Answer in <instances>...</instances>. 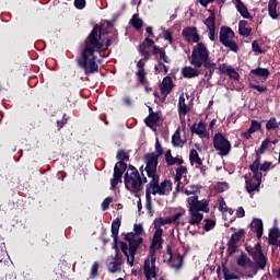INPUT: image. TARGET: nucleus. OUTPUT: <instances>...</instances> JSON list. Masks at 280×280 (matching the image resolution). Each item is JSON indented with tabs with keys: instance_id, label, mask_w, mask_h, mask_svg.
Returning <instances> with one entry per match:
<instances>
[{
	"instance_id": "nucleus-26",
	"label": "nucleus",
	"mask_w": 280,
	"mask_h": 280,
	"mask_svg": "<svg viewBox=\"0 0 280 280\" xmlns=\"http://www.w3.org/2000/svg\"><path fill=\"white\" fill-rule=\"evenodd\" d=\"M137 68L138 82H140V84H145V62H143V60H139Z\"/></svg>"
},
{
	"instance_id": "nucleus-5",
	"label": "nucleus",
	"mask_w": 280,
	"mask_h": 280,
	"mask_svg": "<svg viewBox=\"0 0 280 280\" xmlns=\"http://www.w3.org/2000/svg\"><path fill=\"white\" fill-rule=\"evenodd\" d=\"M125 187L128 189V191H131V194H139L141 189H143L144 183H148V178L143 177L141 178V175L139 174V171L137 167L129 165L125 173Z\"/></svg>"
},
{
	"instance_id": "nucleus-63",
	"label": "nucleus",
	"mask_w": 280,
	"mask_h": 280,
	"mask_svg": "<svg viewBox=\"0 0 280 280\" xmlns=\"http://www.w3.org/2000/svg\"><path fill=\"white\" fill-rule=\"evenodd\" d=\"M246 215V211H244V207H238L236 209V218H244Z\"/></svg>"
},
{
	"instance_id": "nucleus-35",
	"label": "nucleus",
	"mask_w": 280,
	"mask_h": 280,
	"mask_svg": "<svg viewBox=\"0 0 280 280\" xmlns=\"http://www.w3.org/2000/svg\"><path fill=\"white\" fill-rule=\"evenodd\" d=\"M153 56H160V60H163L166 65H170V57L165 54V49L153 46Z\"/></svg>"
},
{
	"instance_id": "nucleus-49",
	"label": "nucleus",
	"mask_w": 280,
	"mask_h": 280,
	"mask_svg": "<svg viewBox=\"0 0 280 280\" xmlns=\"http://www.w3.org/2000/svg\"><path fill=\"white\" fill-rule=\"evenodd\" d=\"M156 73H167V71H170V67H167L166 65H164L163 62H159L155 67H154Z\"/></svg>"
},
{
	"instance_id": "nucleus-37",
	"label": "nucleus",
	"mask_w": 280,
	"mask_h": 280,
	"mask_svg": "<svg viewBox=\"0 0 280 280\" xmlns=\"http://www.w3.org/2000/svg\"><path fill=\"white\" fill-rule=\"evenodd\" d=\"M189 161L191 165H202V160L200 159V155H198V151L196 149H192L189 154Z\"/></svg>"
},
{
	"instance_id": "nucleus-14",
	"label": "nucleus",
	"mask_w": 280,
	"mask_h": 280,
	"mask_svg": "<svg viewBox=\"0 0 280 280\" xmlns=\"http://www.w3.org/2000/svg\"><path fill=\"white\" fill-rule=\"evenodd\" d=\"M182 35L186 43H200V35L198 34V28L195 26L185 27L182 31Z\"/></svg>"
},
{
	"instance_id": "nucleus-51",
	"label": "nucleus",
	"mask_w": 280,
	"mask_h": 280,
	"mask_svg": "<svg viewBox=\"0 0 280 280\" xmlns=\"http://www.w3.org/2000/svg\"><path fill=\"white\" fill-rule=\"evenodd\" d=\"M205 231L209 232L211 231L212 229H215V221L214 220H211V219H206L205 220Z\"/></svg>"
},
{
	"instance_id": "nucleus-59",
	"label": "nucleus",
	"mask_w": 280,
	"mask_h": 280,
	"mask_svg": "<svg viewBox=\"0 0 280 280\" xmlns=\"http://www.w3.org/2000/svg\"><path fill=\"white\" fill-rule=\"evenodd\" d=\"M74 7L78 10H84L86 8V0H74Z\"/></svg>"
},
{
	"instance_id": "nucleus-34",
	"label": "nucleus",
	"mask_w": 280,
	"mask_h": 280,
	"mask_svg": "<svg viewBox=\"0 0 280 280\" xmlns=\"http://www.w3.org/2000/svg\"><path fill=\"white\" fill-rule=\"evenodd\" d=\"M121 226V219L117 218L112 223V237L114 238L115 244H117V236L119 235V229Z\"/></svg>"
},
{
	"instance_id": "nucleus-22",
	"label": "nucleus",
	"mask_w": 280,
	"mask_h": 280,
	"mask_svg": "<svg viewBox=\"0 0 280 280\" xmlns=\"http://www.w3.org/2000/svg\"><path fill=\"white\" fill-rule=\"evenodd\" d=\"M178 113L180 121L185 122V115L189 113V105L185 104V95L182 94L178 101Z\"/></svg>"
},
{
	"instance_id": "nucleus-27",
	"label": "nucleus",
	"mask_w": 280,
	"mask_h": 280,
	"mask_svg": "<svg viewBox=\"0 0 280 280\" xmlns=\"http://www.w3.org/2000/svg\"><path fill=\"white\" fill-rule=\"evenodd\" d=\"M236 1V10L243 16V19H249L253 20V16L248 12V8L245 7L244 2L242 0H235Z\"/></svg>"
},
{
	"instance_id": "nucleus-32",
	"label": "nucleus",
	"mask_w": 280,
	"mask_h": 280,
	"mask_svg": "<svg viewBox=\"0 0 280 280\" xmlns=\"http://www.w3.org/2000/svg\"><path fill=\"white\" fill-rule=\"evenodd\" d=\"M185 218V210L174 213L168 217L170 224H175V226H180V221Z\"/></svg>"
},
{
	"instance_id": "nucleus-20",
	"label": "nucleus",
	"mask_w": 280,
	"mask_h": 280,
	"mask_svg": "<svg viewBox=\"0 0 280 280\" xmlns=\"http://www.w3.org/2000/svg\"><path fill=\"white\" fill-rule=\"evenodd\" d=\"M162 95H170L172 93V89H174V83L172 82V77H165L160 84Z\"/></svg>"
},
{
	"instance_id": "nucleus-29",
	"label": "nucleus",
	"mask_w": 280,
	"mask_h": 280,
	"mask_svg": "<svg viewBox=\"0 0 280 280\" xmlns=\"http://www.w3.org/2000/svg\"><path fill=\"white\" fill-rule=\"evenodd\" d=\"M170 255V261H171V268H174L175 270H180L183 268V256H172V252H168Z\"/></svg>"
},
{
	"instance_id": "nucleus-45",
	"label": "nucleus",
	"mask_w": 280,
	"mask_h": 280,
	"mask_svg": "<svg viewBox=\"0 0 280 280\" xmlns=\"http://www.w3.org/2000/svg\"><path fill=\"white\" fill-rule=\"evenodd\" d=\"M165 224H171L170 223V217H167L166 219L158 218V219L154 220L155 229H161V226H165Z\"/></svg>"
},
{
	"instance_id": "nucleus-64",
	"label": "nucleus",
	"mask_w": 280,
	"mask_h": 280,
	"mask_svg": "<svg viewBox=\"0 0 280 280\" xmlns=\"http://www.w3.org/2000/svg\"><path fill=\"white\" fill-rule=\"evenodd\" d=\"M270 165H272V163L270 162H265L264 164H261L260 166L261 172H268V170H270Z\"/></svg>"
},
{
	"instance_id": "nucleus-30",
	"label": "nucleus",
	"mask_w": 280,
	"mask_h": 280,
	"mask_svg": "<svg viewBox=\"0 0 280 280\" xmlns=\"http://www.w3.org/2000/svg\"><path fill=\"white\" fill-rule=\"evenodd\" d=\"M279 5V2L277 0H269L268 2V12L269 16L276 21V19H279V14L277 13V7Z\"/></svg>"
},
{
	"instance_id": "nucleus-52",
	"label": "nucleus",
	"mask_w": 280,
	"mask_h": 280,
	"mask_svg": "<svg viewBox=\"0 0 280 280\" xmlns=\"http://www.w3.org/2000/svg\"><path fill=\"white\" fill-rule=\"evenodd\" d=\"M261 129V122L257 121V120H252V125L248 128L249 132H257V130Z\"/></svg>"
},
{
	"instance_id": "nucleus-13",
	"label": "nucleus",
	"mask_w": 280,
	"mask_h": 280,
	"mask_svg": "<svg viewBox=\"0 0 280 280\" xmlns=\"http://www.w3.org/2000/svg\"><path fill=\"white\" fill-rule=\"evenodd\" d=\"M188 211H205L206 213L209 212L208 203L207 201H200L198 200V196L194 195L188 198Z\"/></svg>"
},
{
	"instance_id": "nucleus-43",
	"label": "nucleus",
	"mask_w": 280,
	"mask_h": 280,
	"mask_svg": "<svg viewBox=\"0 0 280 280\" xmlns=\"http://www.w3.org/2000/svg\"><path fill=\"white\" fill-rule=\"evenodd\" d=\"M214 189L219 194H222V192L229 190V183H226V182H219V183L215 184Z\"/></svg>"
},
{
	"instance_id": "nucleus-12",
	"label": "nucleus",
	"mask_w": 280,
	"mask_h": 280,
	"mask_svg": "<svg viewBox=\"0 0 280 280\" xmlns=\"http://www.w3.org/2000/svg\"><path fill=\"white\" fill-rule=\"evenodd\" d=\"M143 270L147 280L156 279V256H150L144 260Z\"/></svg>"
},
{
	"instance_id": "nucleus-61",
	"label": "nucleus",
	"mask_w": 280,
	"mask_h": 280,
	"mask_svg": "<svg viewBox=\"0 0 280 280\" xmlns=\"http://www.w3.org/2000/svg\"><path fill=\"white\" fill-rule=\"evenodd\" d=\"M252 48L254 54H264V50H261V47H259V43H257V40L253 42Z\"/></svg>"
},
{
	"instance_id": "nucleus-24",
	"label": "nucleus",
	"mask_w": 280,
	"mask_h": 280,
	"mask_svg": "<svg viewBox=\"0 0 280 280\" xmlns=\"http://www.w3.org/2000/svg\"><path fill=\"white\" fill-rule=\"evenodd\" d=\"M280 231L277 228H273L269 231V238L268 242L271 246H277L278 248H280Z\"/></svg>"
},
{
	"instance_id": "nucleus-19",
	"label": "nucleus",
	"mask_w": 280,
	"mask_h": 280,
	"mask_svg": "<svg viewBox=\"0 0 280 280\" xmlns=\"http://www.w3.org/2000/svg\"><path fill=\"white\" fill-rule=\"evenodd\" d=\"M250 229L253 233H256V237L260 240L264 235V222L261 219H254L250 223Z\"/></svg>"
},
{
	"instance_id": "nucleus-3",
	"label": "nucleus",
	"mask_w": 280,
	"mask_h": 280,
	"mask_svg": "<svg viewBox=\"0 0 280 280\" xmlns=\"http://www.w3.org/2000/svg\"><path fill=\"white\" fill-rule=\"evenodd\" d=\"M160 177H153L145 188V209L152 213V195L170 196L172 192V180L165 179L159 184Z\"/></svg>"
},
{
	"instance_id": "nucleus-8",
	"label": "nucleus",
	"mask_w": 280,
	"mask_h": 280,
	"mask_svg": "<svg viewBox=\"0 0 280 280\" xmlns=\"http://www.w3.org/2000/svg\"><path fill=\"white\" fill-rule=\"evenodd\" d=\"M247 252L252 255L253 260L255 261L256 270H266V265L268 264V258L261 252V243H257L253 248Z\"/></svg>"
},
{
	"instance_id": "nucleus-48",
	"label": "nucleus",
	"mask_w": 280,
	"mask_h": 280,
	"mask_svg": "<svg viewBox=\"0 0 280 280\" xmlns=\"http://www.w3.org/2000/svg\"><path fill=\"white\" fill-rule=\"evenodd\" d=\"M267 130H276L279 128V124H277V118H270L266 124Z\"/></svg>"
},
{
	"instance_id": "nucleus-10",
	"label": "nucleus",
	"mask_w": 280,
	"mask_h": 280,
	"mask_svg": "<svg viewBox=\"0 0 280 280\" xmlns=\"http://www.w3.org/2000/svg\"><path fill=\"white\" fill-rule=\"evenodd\" d=\"M145 172L149 178H156V167L159 166V158L154 153H147L144 155Z\"/></svg>"
},
{
	"instance_id": "nucleus-18",
	"label": "nucleus",
	"mask_w": 280,
	"mask_h": 280,
	"mask_svg": "<svg viewBox=\"0 0 280 280\" xmlns=\"http://www.w3.org/2000/svg\"><path fill=\"white\" fill-rule=\"evenodd\" d=\"M188 212L190 215L188 220V224H190V226H200L205 218V214H202V212H196L194 210H188Z\"/></svg>"
},
{
	"instance_id": "nucleus-1",
	"label": "nucleus",
	"mask_w": 280,
	"mask_h": 280,
	"mask_svg": "<svg viewBox=\"0 0 280 280\" xmlns=\"http://www.w3.org/2000/svg\"><path fill=\"white\" fill-rule=\"evenodd\" d=\"M109 45L108 40L107 44L104 45V39H102V27L100 25L94 26L93 31L85 39V45L79 59V67L83 69L85 75H91L92 73H97L100 71V66H97V54H100V51H106Z\"/></svg>"
},
{
	"instance_id": "nucleus-50",
	"label": "nucleus",
	"mask_w": 280,
	"mask_h": 280,
	"mask_svg": "<svg viewBox=\"0 0 280 280\" xmlns=\"http://www.w3.org/2000/svg\"><path fill=\"white\" fill-rule=\"evenodd\" d=\"M175 184V194H180L183 191L185 185H183V179L174 178Z\"/></svg>"
},
{
	"instance_id": "nucleus-42",
	"label": "nucleus",
	"mask_w": 280,
	"mask_h": 280,
	"mask_svg": "<svg viewBox=\"0 0 280 280\" xmlns=\"http://www.w3.org/2000/svg\"><path fill=\"white\" fill-rule=\"evenodd\" d=\"M107 268H108L109 272L115 273V272H119V270H121V265H119L117 262V260H113V261L108 262Z\"/></svg>"
},
{
	"instance_id": "nucleus-39",
	"label": "nucleus",
	"mask_w": 280,
	"mask_h": 280,
	"mask_svg": "<svg viewBox=\"0 0 280 280\" xmlns=\"http://www.w3.org/2000/svg\"><path fill=\"white\" fill-rule=\"evenodd\" d=\"M187 173L188 171L186 166H183L182 164H179V166L175 170L174 178L183 179L184 176H187Z\"/></svg>"
},
{
	"instance_id": "nucleus-57",
	"label": "nucleus",
	"mask_w": 280,
	"mask_h": 280,
	"mask_svg": "<svg viewBox=\"0 0 280 280\" xmlns=\"http://www.w3.org/2000/svg\"><path fill=\"white\" fill-rule=\"evenodd\" d=\"M250 89H254L255 91H258V93H266V91H268V88L264 86V85H257V84H249Z\"/></svg>"
},
{
	"instance_id": "nucleus-38",
	"label": "nucleus",
	"mask_w": 280,
	"mask_h": 280,
	"mask_svg": "<svg viewBox=\"0 0 280 280\" xmlns=\"http://www.w3.org/2000/svg\"><path fill=\"white\" fill-rule=\"evenodd\" d=\"M203 24L208 27V30H215V12H211V15L203 21Z\"/></svg>"
},
{
	"instance_id": "nucleus-6",
	"label": "nucleus",
	"mask_w": 280,
	"mask_h": 280,
	"mask_svg": "<svg viewBox=\"0 0 280 280\" xmlns=\"http://www.w3.org/2000/svg\"><path fill=\"white\" fill-rule=\"evenodd\" d=\"M116 159L119 161L115 164L114 175L110 179V188L115 189L119 183H121V177L124 176V172L128 170V165L124 161H128V153L126 151L120 150L117 152Z\"/></svg>"
},
{
	"instance_id": "nucleus-55",
	"label": "nucleus",
	"mask_w": 280,
	"mask_h": 280,
	"mask_svg": "<svg viewBox=\"0 0 280 280\" xmlns=\"http://www.w3.org/2000/svg\"><path fill=\"white\" fill-rule=\"evenodd\" d=\"M224 279L225 280H235L238 279V277L235 275V272H231L226 269L223 270Z\"/></svg>"
},
{
	"instance_id": "nucleus-40",
	"label": "nucleus",
	"mask_w": 280,
	"mask_h": 280,
	"mask_svg": "<svg viewBox=\"0 0 280 280\" xmlns=\"http://www.w3.org/2000/svg\"><path fill=\"white\" fill-rule=\"evenodd\" d=\"M172 143L174 148H180L183 147V140L180 139V131L176 130L175 133L172 137Z\"/></svg>"
},
{
	"instance_id": "nucleus-46",
	"label": "nucleus",
	"mask_w": 280,
	"mask_h": 280,
	"mask_svg": "<svg viewBox=\"0 0 280 280\" xmlns=\"http://www.w3.org/2000/svg\"><path fill=\"white\" fill-rule=\"evenodd\" d=\"M201 186L200 185H190L188 188L185 189L186 196H191L194 194H198L200 191Z\"/></svg>"
},
{
	"instance_id": "nucleus-47",
	"label": "nucleus",
	"mask_w": 280,
	"mask_h": 280,
	"mask_svg": "<svg viewBox=\"0 0 280 280\" xmlns=\"http://www.w3.org/2000/svg\"><path fill=\"white\" fill-rule=\"evenodd\" d=\"M249 261H250V258H248V256L241 255L237 258L236 264H237V266H241L242 268H244V266H246Z\"/></svg>"
},
{
	"instance_id": "nucleus-23",
	"label": "nucleus",
	"mask_w": 280,
	"mask_h": 280,
	"mask_svg": "<svg viewBox=\"0 0 280 280\" xmlns=\"http://www.w3.org/2000/svg\"><path fill=\"white\" fill-rule=\"evenodd\" d=\"M199 68H194L191 66H186L184 68H182V75L183 78H198V75H200V70H198Z\"/></svg>"
},
{
	"instance_id": "nucleus-33",
	"label": "nucleus",
	"mask_w": 280,
	"mask_h": 280,
	"mask_svg": "<svg viewBox=\"0 0 280 280\" xmlns=\"http://www.w3.org/2000/svg\"><path fill=\"white\" fill-rule=\"evenodd\" d=\"M161 119V116H159L158 113H150L149 116L144 119L147 126H149V128H154V126H156V124H159V120Z\"/></svg>"
},
{
	"instance_id": "nucleus-62",
	"label": "nucleus",
	"mask_w": 280,
	"mask_h": 280,
	"mask_svg": "<svg viewBox=\"0 0 280 280\" xmlns=\"http://www.w3.org/2000/svg\"><path fill=\"white\" fill-rule=\"evenodd\" d=\"M164 40H167L170 43V45H172L173 38H172V32L171 31H165Z\"/></svg>"
},
{
	"instance_id": "nucleus-58",
	"label": "nucleus",
	"mask_w": 280,
	"mask_h": 280,
	"mask_svg": "<svg viewBox=\"0 0 280 280\" xmlns=\"http://www.w3.org/2000/svg\"><path fill=\"white\" fill-rule=\"evenodd\" d=\"M237 243H233L231 241L228 242V253H230V255H233V253H235V250H237Z\"/></svg>"
},
{
	"instance_id": "nucleus-44",
	"label": "nucleus",
	"mask_w": 280,
	"mask_h": 280,
	"mask_svg": "<svg viewBox=\"0 0 280 280\" xmlns=\"http://www.w3.org/2000/svg\"><path fill=\"white\" fill-rule=\"evenodd\" d=\"M130 23L137 30H141V27H143V21L141 19H139V16H137V15H133L131 18Z\"/></svg>"
},
{
	"instance_id": "nucleus-21",
	"label": "nucleus",
	"mask_w": 280,
	"mask_h": 280,
	"mask_svg": "<svg viewBox=\"0 0 280 280\" xmlns=\"http://www.w3.org/2000/svg\"><path fill=\"white\" fill-rule=\"evenodd\" d=\"M191 132H194L195 135H198L199 137H201V139L207 138V125H205V122L200 121V122H195L191 127H190Z\"/></svg>"
},
{
	"instance_id": "nucleus-28",
	"label": "nucleus",
	"mask_w": 280,
	"mask_h": 280,
	"mask_svg": "<svg viewBox=\"0 0 280 280\" xmlns=\"http://www.w3.org/2000/svg\"><path fill=\"white\" fill-rule=\"evenodd\" d=\"M253 28L248 25L246 20H241L238 23V34L241 36H250Z\"/></svg>"
},
{
	"instance_id": "nucleus-53",
	"label": "nucleus",
	"mask_w": 280,
	"mask_h": 280,
	"mask_svg": "<svg viewBox=\"0 0 280 280\" xmlns=\"http://www.w3.org/2000/svg\"><path fill=\"white\" fill-rule=\"evenodd\" d=\"M153 154L158 156V159L160 156H163V147H161V142H159V138L155 141V152H153Z\"/></svg>"
},
{
	"instance_id": "nucleus-2",
	"label": "nucleus",
	"mask_w": 280,
	"mask_h": 280,
	"mask_svg": "<svg viewBox=\"0 0 280 280\" xmlns=\"http://www.w3.org/2000/svg\"><path fill=\"white\" fill-rule=\"evenodd\" d=\"M143 226L141 224L133 225V232L127 233L125 236L126 243H120V249L127 257V264L132 267L135 266V255H137V249L141 246L143 242Z\"/></svg>"
},
{
	"instance_id": "nucleus-31",
	"label": "nucleus",
	"mask_w": 280,
	"mask_h": 280,
	"mask_svg": "<svg viewBox=\"0 0 280 280\" xmlns=\"http://www.w3.org/2000/svg\"><path fill=\"white\" fill-rule=\"evenodd\" d=\"M259 165H261V158L257 156L254 163L249 166L250 172L254 174V178H261V172H259Z\"/></svg>"
},
{
	"instance_id": "nucleus-41",
	"label": "nucleus",
	"mask_w": 280,
	"mask_h": 280,
	"mask_svg": "<svg viewBox=\"0 0 280 280\" xmlns=\"http://www.w3.org/2000/svg\"><path fill=\"white\" fill-rule=\"evenodd\" d=\"M243 235H246V231H244V229H241L236 233L232 234L230 242L237 244V242H240V240H242Z\"/></svg>"
},
{
	"instance_id": "nucleus-4",
	"label": "nucleus",
	"mask_w": 280,
	"mask_h": 280,
	"mask_svg": "<svg viewBox=\"0 0 280 280\" xmlns=\"http://www.w3.org/2000/svg\"><path fill=\"white\" fill-rule=\"evenodd\" d=\"M190 65L196 67V69H200V67H205V69H210V78L213 75L215 71V63L211 61V57H209V48L202 42L198 43L191 52L190 56Z\"/></svg>"
},
{
	"instance_id": "nucleus-60",
	"label": "nucleus",
	"mask_w": 280,
	"mask_h": 280,
	"mask_svg": "<svg viewBox=\"0 0 280 280\" xmlns=\"http://www.w3.org/2000/svg\"><path fill=\"white\" fill-rule=\"evenodd\" d=\"M100 268V265L97 262H94L91 268V278L95 279L97 277V270Z\"/></svg>"
},
{
	"instance_id": "nucleus-11",
	"label": "nucleus",
	"mask_w": 280,
	"mask_h": 280,
	"mask_svg": "<svg viewBox=\"0 0 280 280\" xmlns=\"http://www.w3.org/2000/svg\"><path fill=\"white\" fill-rule=\"evenodd\" d=\"M163 248V229L158 228L153 234L152 244L149 249V255L155 257L156 250Z\"/></svg>"
},
{
	"instance_id": "nucleus-54",
	"label": "nucleus",
	"mask_w": 280,
	"mask_h": 280,
	"mask_svg": "<svg viewBox=\"0 0 280 280\" xmlns=\"http://www.w3.org/2000/svg\"><path fill=\"white\" fill-rule=\"evenodd\" d=\"M268 143H270L269 139H266L261 142L260 148L258 149L257 154H264V152H266V150H268Z\"/></svg>"
},
{
	"instance_id": "nucleus-25",
	"label": "nucleus",
	"mask_w": 280,
	"mask_h": 280,
	"mask_svg": "<svg viewBox=\"0 0 280 280\" xmlns=\"http://www.w3.org/2000/svg\"><path fill=\"white\" fill-rule=\"evenodd\" d=\"M165 161H166V165L168 167H172V165H183V163H185V161L183 159L172 156L171 150L166 151Z\"/></svg>"
},
{
	"instance_id": "nucleus-56",
	"label": "nucleus",
	"mask_w": 280,
	"mask_h": 280,
	"mask_svg": "<svg viewBox=\"0 0 280 280\" xmlns=\"http://www.w3.org/2000/svg\"><path fill=\"white\" fill-rule=\"evenodd\" d=\"M110 202H113V197H107L102 202V210L107 211L108 207H110Z\"/></svg>"
},
{
	"instance_id": "nucleus-17",
	"label": "nucleus",
	"mask_w": 280,
	"mask_h": 280,
	"mask_svg": "<svg viewBox=\"0 0 280 280\" xmlns=\"http://www.w3.org/2000/svg\"><path fill=\"white\" fill-rule=\"evenodd\" d=\"M219 71L225 75H229L232 80H240V73L233 67L223 63L219 67Z\"/></svg>"
},
{
	"instance_id": "nucleus-9",
	"label": "nucleus",
	"mask_w": 280,
	"mask_h": 280,
	"mask_svg": "<svg viewBox=\"0 0 280 280\" xmlns=\"http://www.w3.org/2000/svg\"><path fill=\"white\" fill-rule=\"evenodd\" d=\"M213 148L219 152L220 156H229L231 152V141L222 133H215L213 137Z\"/></svg>"
},
{
	"instance_id": "nucleus-36",
	"label": "nucleus",
	"mask_w": 280,
	"mask_h": 280,
	"mask_svg": "<svg viewBox=\"0 0 280 280\" xmlns=\"http://www.w3.org/2000/svg\"><path fill=\"white\" fill-rule=\"evenodd\" d=\"M250 75H257L258 78H265V80H268L270 71L266 68H256L250 70Z\"/></svg>"
},
{
	"instance_id": "nucleus-7",
	"label": "nucleus",
	"mask_w": 280,
	"mask_h": 280,
	"mask_svg": "<svg viewBox=\"0 0 280 280\" xmlns=\"http://www.w3.org/2000/svg\"><path fill=\"white\" fill-rule=\"evenodd\" d=\"M235 38V32L231 27L223 26L220 30V43L228 47L231 51L237 52V43L233 40Z\"/></svg>"
},
{
	"instance_id": "nucleus-15",
	"label": "nucleus",
	"mask_w": 280,
	"mask_h": 280,
	"mask_svg": "<svg viewBox=\"0 0 280 280\" xmlns=\"http://www.w3.org/2000/svg\"><path fill=\"white\" fill-rule=\"evenodd\" d=\"M244 178H245L246 190L248 194H253V191L259 190V185H261V177H259L258 179L255 176L250 178L248 175H245Z\"/></svg>"
},
{
	"instance_id": "nucleus-16",
	"label": "nucleus",
	"mask_w": 280,
	"mask_h": 280,
	"mask_svg": "<svg viewBox=\"0 0 280 280\" xmlns=\"http://www.w3.org/2000/svg\"><path fill=\"white\" fill-rule=\"evenodd\" d=\"M154 45V40L147 37L142 44L139 46V51L141 56L144 57V60L150 59V47Z\"/></svg>"
}]
</instances>
